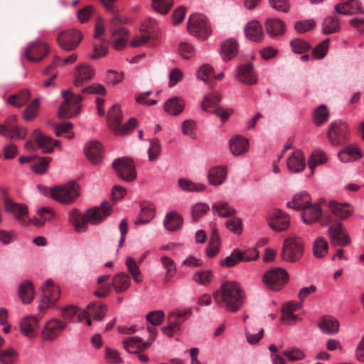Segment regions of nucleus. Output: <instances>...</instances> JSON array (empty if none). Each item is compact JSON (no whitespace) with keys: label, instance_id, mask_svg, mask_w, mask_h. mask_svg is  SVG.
Instances as JSON below:
<instances>
[{"label":"nucleus","instance_id":"64","mask_svg":"<svg viewBox=\"0 0 364 364\" xmlns=\"http://www.w3.org/2000/svg\"><path fill=\"white\" fill-rule=\"evenodd\" d=\"M182 132L185 135L191 136L192 139L196 138V122L192 119L185 120L181 125Z\"/></svg>","mask_w":364,"mask_h":364},{"label":"nucleus","instance_id":"35","mask_svg":"<svg viewBox=\"0 0 364 364\" xmlns=\"http://www.w3.org/2000/svg\"><path fill=\"white\" fill-rule=\"evenodd\" d=\"M18 295L23 304H28L32 302L34 289L31 281L25 280L19 284Z\"/></svg>","mask_w":364,"mask_h":364},{"label":"nucleus","instance_id":"56","mask_svg":"<svg viewBox=\"0 0 364 364\" xmlns=\"http://www.w3.org/2000/svg\"><path fill=\"white\" fill-rule=\"evenodd\" d=\"M173 4V0H152L153 9L161 14H167L171 9Z\"/></svg>","mask_w":364,"mask_h":364},{"label":"nucleus","instance_id":"30","mask_svg":"<svg viewBox=\"0 0 364 364\" xmlns=\"http://www.w3.org/2000/svg\"><path fill=\"white\" fill-rule=\"evenodd\" d=\"M252 67V63L239 66L237 68V78L240 82L247 85L255 84L257 81V78L254 74Z\"/></svg>","mask_w":364,"mask_h":364},{"label":"nucleus","instance_id":"45","mask_svg":"<svg viewBox=\"0 0 364 364\" xmlns=\"http://www.w3.org/2000/svg\"><path fill=\"white\" fill-rule=\"evenodd\" d=\"M212 210L215 214L224 218L230 217L235 213V210L225 201H216L213 203Z\"/></svg>","mask_w":364,"mask_h":364},{"label":"nucleus","instance_id":"46","mask_svg":"<svg viewBox=\"0 0 364 364\" xmlns=\"http://www.w3.org/2000/svg\"><path fill=\"white\" fill-rule=\"evenodd\" d=\"M31 98L30 91L27 89L19 91L15 95L9 96L8 98V103L16 107H21L26 105Z\"/></svg>","mask_w":364,"mask_h":364},{"label":"nucleus","instance_id":"38","mask_svg":"<svg viewBox=\"0 0 364 364\" xmlns=\"http://www.w3.org/2000/svg\"><path fill=\"white\" fill-rule=\"evenodd\" d=\"M229 146L231 153L238 156L248 150L249 141L242 136H235L230 139Z\"/></svg>","mask_w":364,"mask_h":364},{"label":"nucleus","instance_id":"51","mask_svg":"<svg viewBox=\"0 0 364 364\" xmlns=\"http://www.w3.org/2000/svg\"><path fill=\"white\" fill-rule=\"evenodd\" d=\"M193 280L200 285H208L214 281L213 273L211 270H200L193 275Z\"/></svg>","mask_w":364,"mask_h":364},{"label":"nucleus","instance_id":"37","mask_svg":"<svg viewBox=\"0 0 364 364\" xmlns=\"http://www.w3.org/2000/svg\"><path fill=\"white\" fill-rule=\"evenodd\" d=\"M311 198L307 193H296L294 196L292 200L287 203V207L294 210H303L307 205L311 203Z\"/></svg>","mask_w":364,"mask_h":364},{"label":"nucleus","instance_id":"10","mask_svg":"<svg viewBox=\"0 0 364 364\" xmlns=\"http://www.w3.org/2000/svg\"><path fill=\"white\" fill-rule=\"evenodd\" d=\"M221 100L218 92H213L206 95L201 102V109L206 112L213 113L220 117L223 122L226 121L233 112L232 109H223L217 106Z\"/></svg>","mask_w":364,"mask_h":364},{"label":"nucleus","instance_id":"28","mask_svg":"<svg viewBox=\"0 0 364 364\" xmlns=\"http://www.w3.org/2000/svg\"><path fill=\"white\" fill-rule=\"evenodd\" d=\"M85 152L87 158L93 164H98L101 162L102 154V146L97 141H90L85 148Z\"/></svg>","mask_w":364,"mask_h":364},{"label":"nucleus","instance_id":"16","mask_svg":"<svg viewBox=\"0 0 364 364\" xmlns=\"http://www.w3.org/2000/svg\"><path fill=\"white\" fill-rule=\"evenodd\" d=\"M0 134L11 139L15 138L23 139L27 134V130L25 127L17 124L16 115H11L0 124Z\"/></svg>","mask_w":364,"mask_h":364},{"label":"nucleus","instance_id":"22","mask_svg":"<svg viewBox=\"0 0 364 364\" xmlns=\"http://www.w3.org/2000/svg\"><path fill=\"white\" fill-rule=\"evenodd\" d=\"M322 210L319 205L311 203L307 205L301 214V219L305 225H311L314 223L321 220L323 222V217L321 218ZM322 225V223H321Z\"/></svg>","mask_w":364,"mask_h":364},{"label":"nucleus","instance_id":"26","mask_svg":"<svg viewBox=\"0 0 364 364\" xmlns=\"http://www.w3.org/2000/svg\"><path fill=\"white\" fill-rule=\"evenodd\" d=\"M335 11L343 15H353L357 13L364 14L361 9V4L358 0H349L335 6Z\"/></svg>","mask_w":364,"mask_h":364},{"label":"nucleus","instance_id":"55","mask_svg":"<svg viewBox=\"0 0 364 364\" xmlns=\"http://www.w3.org/2000/svg\"><path fill=\"white\" fill-rule=\"evenodd\" d=\"M126 265L129 272L132 274L133 280L135 282L139 283L142 281L141 277V271L132 257H128L126 260Z\"/></svg>","mask_w":364,"mask_h":364},{"label":"nucleus","instance_id":"34","mask_svg":"<svg viewBox=\"0 0 364 364\" xmlns=\"http://www.w3.org/2000/svg\"><path fill=\"white\" fill-rule=\"evenodd\" d=\"M331 243L334 246H347L350 242V237L344 229H328Z\"/></svg>","mask_w":364,"mask_h":364},{"label":"nucleus","instance_id":"5","mask_svg":"<svg viewBox=\"0 0 364 364\" xmlns=\"http://www.w3.org/2000/svg\"><path fill=\"white\" fill-rule=\"evenodd\" d=\"M304 245L302 239L297 236H291L284 241L281 258L287 262H296L304 255Z\"/></svg>","mask_w":364,"mask_h":364},{"label":"nucleus","instance_id":"23","mask_svg":"<svg viewBox=\"0 0 364 364\" xmlns=\"http://www.w3.org/2000/svg\"><path fill=\"white\" fill-rule=\"evenodd\" d=\"M55 219V213L50 208H41L38 210L37 215L31 218V226L52 225Z\"/></svg>","mask_w":364,"mask_h":364},{"label":"nucleus","instance_id":"7","mask_svg":"<svg viewBox=\"0 0 364 364\" xmlns=\"http://www.w3.org/2000/svg\"><path fill=\"white\" fill-rule=\"evenodd\" d=\"M80 186L71 181L65 186H55L50 189V196L55 200L65 204L73 203L80 196Z\"/></svg>","mask_w":364,"mask_h":364},{"label":"nucleus","instance_id":"21","mask_svg":"<svg viewBox=\"0 0 364 364\" xmlns=\"http://www.w3.org/2000/svg\"><path fill=\"white\" fill-rule=\"evenodd\" d=\"M95 76L94 68L87 64L78 65L74 73V85L81 87Z\"/></svg>","mask_w":364,"mask_h":364},{"label":"nucleus","instance_id":"49","mask_svg":"<svg viewBox=\"0 0 364 364\" xmlns=\"http://www.w3.org/2000/svg\"><path fill=\"white\" fill-rule=\"evenodd\" d=\"M178 186L184 191L188 192H200L205 189V186L203 183H194L185 178L178 179Z\"/></svg>","mask_w":364,"mask_h":364},{"label":"nucleus","instance_id":"60","mask_svg":"<svg viewBox=\"0 0 364 364\" xmlns=\"http://www.w3.org/2000/svg\"><path fill=\"white\" fill-rule=\"evenodd\" d=\"M39 108V100L34 99L26 108L23 113V117L26 120L30 121L36 117Z\"/></svg>","mask_w":364,"mask_h":364},{"label":"nucleus","instance_id":"13","mask_svg":"<svg viewBox=\"0 0 364 364\" xmlns=\"http://www.w3.org/2000/svg\"><path fill=\"white\" fill-rule=\"evenodd\" d=\"M147 331L149 336L146 341H143L139 336L129 337L123 341L124 349L130 353H136L149 348L155 341L157 333L155 328L150 326H147Z\"/></svg>","mask_w":364,"mask_h":364},{"label":"nucleus","instance_id":"17","mask_svg":"<svg viewBox=\"0 0 364 364\" xmlns=\"http://www.w3.org/2000/svg\"><path fill=\"white\" fill-rule=\"evenodd\" d=\"M327 135L330 143L333 146L342 144L348 139V126L342 121L333 122L330 124Z\"/></svg>","mask_w":364,"mask_h":364},{"label":"nucleus","instance_id":"27","mask_svg":"<svg viewBox=\"0 0 364 364\" xmlns=\"http://www.w3.org/2000/svg\"><path fill=\"white\" fill-rule=\"evenodd\" d=\"M155 208L151 205H141V210L134 221L136 226L147 225L155 217Z\"/></svg>","mask_w":364,"mask_h":364},{"label":"nucleus","instance_id":"53","mask_svg":"<svg viewBox=\"0 0 364 364\" xmlns=\"http://www.w3.org/2000/svg\"><path fill=\"white\" fill-rule=\"evenodd\" d=\"M327 160L328 159L323 151L316 150L312 152L309 159L308 164L311 171H314L316 166L325 164Z\"/></svg>","mask_w":364,"mask_h":364},{"label":"nucleus","instance_id":"50","mask_svg":"<svg viewBox=\"0 0 364 364\" xmlns=\"http://www.w3.org/2000/svg\"><path fill=\"white\" fill-rule=\"evenodd\" d=\"M183 223L182 216L176 211L168 212L164 220L165 228H181Z\"/></svg>","mask_w":364,"mask_h":364},{"label":"nucleus","instance_id":"39","mask_svg":"<svg viewBox=\"0 0 364 364\" xmlns=\"http://www.w3.org/2000/svg\"><path fill=\"white\" fill-rule=\"evenodd\" d=\"M238 43L236 40L230 38L221 44V55L225 61L231 60L237 53Z\"/></svg>","mask_w":364,"mask_h":364},{"label":"nucleus","instance_id":"63","mask_svg":"<svg viewBox=\"0 0 364 364\" xmlns=\"http://www.w3.org/2000/svg\"><path fill=\"white\" fill-rule=\"evenodd\" d=\"M164 319V313L161 310L151 311L146 315V320L154 326H159L162 323Z\"/></svg>","mask_w":364,"mask_h":364},{"label":"nucleus","instance_id":"61","mask_svg":"<svg viewBox=\"0 0 364 364\" xmlns=\"http://www.w3.org/2000/svg\"><path fill=\"white\" fill-rule=\"evenodd\" d=\"M316 26V22L312 19L299 21L294 24L295 30L299 33H306L313 29Z\"/></svg>","mask_w":364,"mask_h":364},{"label":"nucleus","instance_id":"6","mask_svg":"<svg viewBox=\"0 0 364 364\" xmlns=\"http://www.w3.org/2000/svg\"><path fill=\"white\" fill-rule=\"evenodd\" d=\"M62 96L64 102L59 108L58 117L61 119H68L78 114L81 109L80 102L83 100L82 96L75 95L69 90L63 91Z\"/></svg>","mask_w":364,"mask_h":364},{"label":"nucleus","instance_id":"2","mask_svg":"<svg viewBox=\"0 0 364 364\" xmlns=\"http://www.w3.org/2000/svg\"><path fill=\"white\" fill-rule=\"evenodd\" d=\"M112 213V205L108 201H104L100 206L87 209L83 214L78 209L74 208L70 211L68 219L74 228H82L87 224L97 225Z\"/></svg>","mask_w":364,"mask_h":364},{"label":"nucleus","instance_id":"52","mask_svg":"<svg viewBox=\"0 0 364 364\" xmlns=\"http://www.w3.org/2000/svg\"><path fill=\"white\" fill-rule=\"evenodd\" d=\"M51 161L49 156L36 157L33 159L32 169L37 173L43 174L47 171L48 165Z\"/></svg>","mask_w":364,"mask_h":364},{"label":"nucleus","instance_id":"44","mask_svg":"<svg viewBox=\"0 0 364 364\" xmlns=\"http://www.w3.org/2000/svg\"><path fill=\"white\" fill-rule=\"evenodd\" d=\"M131 280L127 274L120 272L114 276L112 286L117 293H121L127 289L130 286Z\"/></svg>","mask_w":364,"mask_h":364},{"label":"nucleus","instance_id":"40","mask_svg":"<svg viewBox=\"0 0 364 364\" xmlns=\"http://www.w3.org/2000/svg\"><path fill=\"white\" fill-rule=\"evenodd\" d=\"M227 176L225 167L214 166L208 171V178L210 184L213 186H219L222 184Z\"/></svg>","mask_w":364,"mask_h":364},{"label":"nucleus","instance_id":"18","mask_svg":"<svg viewBox=\"0 0 364 364\" xmlns=\"http://www.w3.org/2000/svg\"><path fill=\"white\" fill-rule=\"evenodd\" d=\"M252 252L254 253L253 256L246 257V252L235 249L230 255L220 260V264L223 267L228 268L234 267L240 262H250L257 259L259 257L258 250L254 249Z\"/></svg>","mask_w":364,"mask_h":364},{"label":"nucleus","instance_id":"3","mask_svg":"<svg viewBox=\"0 0 364 364\" xmlns=\"http://www.w3.org/2000/svg\"><path fill=\"white\" fill-rule=\"evenodd\" d=\"M329 213L323 216L322 225L329 228H342V221L348 218L353 208L348 203H338L334 200L328 202Z\"/></svg>","mask_w":364,"mask_h":364},{"label":"nucleus","instance_id":"29","mask_svg":"<svg viewBox=\"0 0 364 364\" xmlns=\"http://www.w3.org/2000/svg\"><path fill=\"white\" fill-rule=\"evenodd\" d=\"M287 166L290 171L294 173H299L306 167L305 157L299 150H297L288 158Z\"/></svg>","mask_w":364,"mask_h":364},{"label":"nucleus","instance_id":"11","mask_svg":"<svg viewBox=\"0 0 364 364\" xmlns=\"http://www.w3.org/2000/svg\"><path fill=\"white\" fill-rule=\"evenodd\" d=\"M188 32L198 38L205 40L211 33L207 18L202 14H192L188 21Z\"/></svg>","mask_w":364,"mask_h":364},{"label":"nucleus","instance_id":"42","mask_svg":"<svg viewBox=\"0 0 364 364\" xmlns=\"http://www.w3.org/2000/svg\"><path fill=\"white\" fill-rule=\"evenodd\" d=\"M265 26L267 33L273 38L284 34L285 31V24L279 18L267 20Z\"/></svg>","mask_w":364,"mask_h":364},{"label":"nucleus","instance_id":"4","mask_svg":"<svg viewBox=\"0 0 364 364\" xmlns=\"http://www.w3.org/2000/svg\"><path fill=\"white\" fill-rule=\"evenodd\" d=\"M122 114L119 106L118 105H114L108 111L107 124L114 133L118 136L128 134L137 124L136 119L133 117L131 118L127 123L122 125Z\"/></svg>","mask_w":364,"mask_h":364},{"label":"nucleus","instance_id":"33","mask_svg":"<svg viewBox=\"0 0 364 364\" xmlns=\"http://www.w3.org/2000/svg\"><path fill=\"white\" fill-rule=\"evenodd\" d=\"M245 33L248 39L256 42L261 41L264 36L262 25L257 21L249 22L245 27Z\"/></svg>","mask_w":364,"mask_h":364},{"label":"nucleus","instance_id":"15","mask_svg":"<svg viewBox=\"0 0 364 364\" xmlns=\"http://www.w3.org/2000/svg\"><path fill=\"white\" fill-rule=\"evenodd\" d=\"M112 166L117 176L123 181L132 182L136 179V171L132 159L128 157L116 159L112 163Z\"/></svg>","mask_w":364,"mask_h":364},{"label":"nucleus","instance_id":"31","mask_svg":"<svg viewBox=\"0 0 364 364\" xmlns=\"http://www.w3.org/2000/svg\"><path fill=\"white\" fill-rule=\"evenodd\" d=\"M318 325L323 333L331 335L338 333L340 327L338 321L330 316L320 318Z\"/></svg>","mask_w":364,"mask_h":364},{"label":"nucleus","instance_id":"58","mask_svg":"<svg viewBox=\"0 0 364 364\" xmlns=\"http://www.w3.org/2000/svg\"><path fill=\"white\" fill-rule=\"evenodd\" d=\"M149 148L148 149L149 160L154 161L156 160L161 153V146L159 139L157 138L149 140Z\"/></svg>","mask_w":364,"mask_h":364},{"label":"nucleus","instance_id":"43","mask_svg":"<svg viewBox=\"0 0 364 364\" xmlns=\"http://www.w3.org/2000/svg\"><path fill=\"white\" fill-rule=\"evenodd\" d=\"M88 313L90 316H92L96 321H102L106 315L108 308L107 306L100 302H91L87 305Z\"/></svg>","mask_w":364,"mask_h":364},{"label":"nucleus","instance_id":"24","mask_svg":"<svg viewBox=\"0 0 364 364\" xmlns=\"http://www.w3.org/2000/svg\"><path fill=\"white\" fill-rule=\"evenodd\" d=\"M52 284L53 280L49 279H47L41 287L43 295L41 304L38 306L40 311H43L50 305L54 304L60 297V290H58V288L53 289L56 291L57 296L50 294V286H52Z\"/></svg>","mask_w":364,"mask_h":364},{"label":"nucleus","instance_id":"1","mask_svg":"<svg viewBox=\"0 0 364 364\" xmlns=\"http://www.w3.org/2000/svg\"><path fill=\"white\" fill-rule=\"evenodd\" d=\"M216 305L229 312H236L243 306L245 294L237 282L226 281L213 294Z\"/></svg>","mask_w":364,"mask_h":364},{"label":"nucleus","instance_id":"36","mask_svg":"<svg viewBox=\"0 0 364 364\" xmlns=\"http://www.w3.org/2000/svg\"><path fill=\"white\" fill-rule=\"evenodd\" d=\"M338 157L341 162L348 163L361 158L362 154L357 146L350 145L341 150Z\"/></svg>","mask_w":364,"mask_h":364},{"label":"nucleus","instance_id":"9","mask_svg":"<svg viewBox=\"0 0 364 364\" xmlns=\"http://www.w3.org/2000/svg\"><path fill=\"white\" fill-rule=\"evenodd\" d=\"M31 137L33 140H29L25 144L27 150L34 151L38 146L43 153H51L55 146H60V141L54 140L38 129L32 132Z\"/></svg>","mask_w":364,"mask_h":364},{"label":"nucleus","instance_id":"48","mask_svg":"<svg viewBox=\"0 0 364 364\" xmlns=\"http://www.w3.org/2000/svg\"><path fill=\"white\" fill-rule=\"evenodd\" d=\"M328 251V245L326 240L323 237H318L313 244L314 255L318 259H321L327 255Z\"/></svg>","mask_w":364,"mask_h":364},{"label":"nucleus","instance_id":"19","mask_svg":"<svg viewBox=\"0 0 364 364\" xmlns=\"http://www.w3.org/2000/svg\"><path fill=\"white\" fill-rule=\"evenodd\" d=\"M269 228H288L290 225L289 215L280 209H274L267 214Z\"/></svg>","mask_w":364,"mask_h":364},{"label":"nucleus","instance_id":"47","mask_svg":"<svg viewBox=\"0 0 364 364\" xmlns=\"http://www.w3.org/2000/svg\"><path fill=\"white\" fill-rule=\"evenodd\" d=\"M340 31L339 19L335 16H327L322 23V32L325 35L337 33Z\"/></svg>","mask_w":364,"mask_h":364},{"label":"nucleus","instance_id":"8","mask_svg":"<svg viewBox=\"0 0 364 364\" xmlns=\"http://www.w3.org/2000/svg\"><path fill=\"white\" fill-rule=\"evenodd\" d=\"M3 207L4 211L11 215L21 225L31 226V218L26 204L16 203L10 197L5 196L3 199Z\"/></svg>","mask_w":364,"mask_h":364},{"label":"nucleus","instance_id":"25","mask_svg":"<svg viewBox=\"0 0 364 364\" xmlns=\"http://www.w3.org/2000/svg\"><path fill=\"white\" fill-rule=\"evenodd\" d=\"M67 326V323L61 320L52 319L49 321L42 332L43 338L46 341H53L59 332Z\"/></svg>","mask_w":364,"mask_h":364},{"label":"nucleus","instance_id":"20","mask_svg":"<svg viewBox=\"0 0 364 364\" xmlns=\"http://www.w3.org/2000/svg\"><path fill=\"white\" fill-rule=\"evenodd\" d=\"M48 52V47L44 43H33L31 44L25 50L26 58L32 62H38L42 60Z\"/></svg>","mask_w":364,"mask_h":364},{"label":"nucleus","instance_id":"32","mask_svg":"<svg viewBox=\"0 0 364 364\" xmlns=\"http://www.w3.org/2000/svg\"><path fill=\"white\" fill-rule=\"evenodd\" d=\"M38 328V318L34 316H27L21 319L20 329L21 333L28 338H33L35 331Z\"/></svg>","mask_w":364,"mask_h":364},{"label":"nucleus","instance_id":"59","mask_svg":"<svg viewBox=\"0 0 364 364\" xmlns=\"http://www.w3.org/2000/svg\"><path fill=\"white\" fill-rule=\"evenodd\" d=\"M292 50L296 53H304L311 48L310 44L301 38H294L290 42Z\"/></svg>","mask_w":364,"mask_h":364},{"label":"nucleus","instance_id":"14","mask_svg":"<svg viewBox=\"0 0 364 364\" xmlns=\"http://www.w3.org/2000/svg\"><path fill=\"white\" fill-rule=\"evenodd\" d=\"M83 38L80 31L75 29H69L60 32L56 41L59 47L65 51L75 50Z\"/></svg>","mask_w":364,"mask_h":364},{"label":"nucleus","instance_id":"62","mask_svg":"<svg viewBox=\"0 0 364 364\" xmlns=\"http://www.w3.org/2000/svg\"><path fill=\"white\" fill-rule=\"evenodd\" d=\"M283 355L291 361L301 360L304 358V353L297 348H291L283 351Z\"/></svg>","mask_w":364,"mask_h":364},{"label":"nucleus","instance_id":"54","mask_svg":"<svg viewBox=\"0 0 364 364\" xmlns=\"http://www.w3.org/2000/svg\"><path fill=\"white\" fill-rule=\"evenodd\" d=\"M18 352L13 348H9L0 352L1 364H14L17 360Z\"/></svg>","mask_w":364,"mask_h":364},{"label":"nucleus","instance_id":"57","mask_svg":"<svg viewBox=\"0 0 364 364\" xmlns=\"http://www.w3.org/2000/svg\"><path fill=\"white\" fill-rule=\"evenodd\" d=\"M328 118V111L325 105H320L314 113V122L319 126L326 122Z\"/></svg>","mask_w":364,"mask_h":364},{"label":"nucleus","instance_id":"41","mask_svg":"<svg viewBox=\"0 0 364 364\" xmlns=\"http://www.w3.org/2000/svg\"><path fill=\"white\" fill-rule=\"evenodd\" d=\"M185 103L180 97H173L168 99L164 104V110L171 115H178L183 112Z\"/></svg>","mask_w":364,"mask_h":364},{"label":"nucleus","instance_id":"12","mask_svg":"<svg viewBox=\"0 0 364 364\" xmlns=\"http://www.w3.org/2000/svg\"><path fill=\"white\" fill-rule=\"evenodd\" d=\"M289 274L287 270L280 267L272 268L262 277L266 287L273 291L280 290L288 282Z\"/></svg>","mask_w":364,"mask_h":364}]
</instances>
